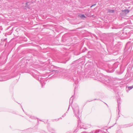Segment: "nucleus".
Here are the masks:
<instances>
[{
	"instance_id": "f03ea898",
	"label": "nucleus",
	"mask_w": 133,
	"mask_h": 133,
	"mask_svg": "<svg viewBox=\"0 0 133 133\" xmlns=\"http://www.w3.org/2000/svg\"><path fill=\"white\" fill-rule=\"evenodd\" d=\"M80 17L82 19H84L85 18H86V17L84 15H82L80 16Z\"/></svg>"
},
{
	"instance_id": "20e7f679",
	"label": "nucleus",
	"mask_w": 133,
	"mask_h": 133,
	"mask_svg": "<svg viewBox=\"0 0 133 133\" xmlns=\"http://www.w3.org/2000/svg\"><path fill=\"white\" fill-rule=\"evenodd\" d=\"M96 5V4L92 5V6H91V8H92V6H93Z\"/></svg>"
},
{
	"instance_id": "7ed1b4c3",
	"label": "nucleus",
	"mask_w": 133,
	"mask_h": 133,
	"mask_svg": "<svg viewBox=\"0 0 133 133\" xmlns=\"http://www.w3.org/2000/svg\"><path fill=\"white\" fill-rule=\"evenodd\" d=\"M128 88L129 89H132V88H133V86H131V87H128Z\"/></svg>"
},
{
	"instance_id": "423d86ee",
	"label": "nucleus",
	"mask_w": 133,
	"mask_h": 133,
	"mask_svg": "<svg viewBox=\"0 0 133 133\" xmlns=\"http://www.w3.org/2000/svg\"><path fill=\"white\" fill-rule=\"evenodd\" d=\"M28 3H26V5H27Z\"/></svg>"
},
{
	"instance_id": "f257e3e1",
	"label": "nucleus",
	"mask_w": 133,
	"mask_h": 133,
	"mask_svg": "<svg viewBox=\"0 0 133 133\" xmlns=\"http://www.w3.org/2000/svg\"><path fill=\"white\" fill-rule=\"evenodd\" d=\"M122 11L123 12V14L126 15L129 12V10L128 9H125L122 10Z\"/></svg>"
},
{
	"instance_id": "39448f33",
	"label": "nucleus",
	"mask_w": 133,
	"mask_h": 133,
	"mask_svg": "<svg viewBox=\"0 0 133 133\" xmlns=\"http://www.w3.org/2000/svg\"><path fill=\"white\" fill-rule=\"evenodd\" d=\"M111 12H114V10H111Z\"/></svg>"
}]
</instances>
